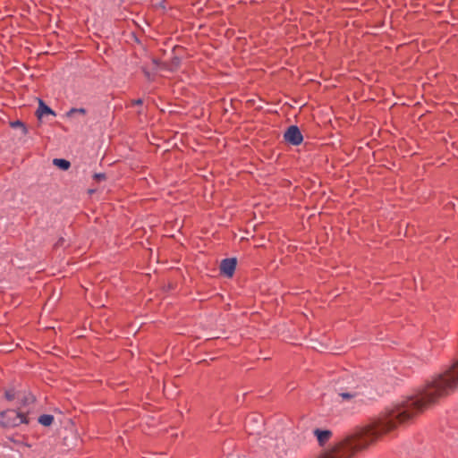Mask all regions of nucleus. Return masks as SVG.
Instances as JSON below:
<instances>
[{
  "instance_id": "obj_1",
  "label": "nucleus",
  "mask_w": 458,
  "mask_h": 458,
  "mask_svg": "<svg viewBox=\"0 0 458 458\" xmlns=\"http://www.w3.org/2000/svg\"><path fill=\"white\" fill-rule=\"evenodd\" d=\"M458 387V360L445 371L428 381L420 392L387 409L377 420L335 444L318 458H352L382 435L412 420L427 407Z\"/></svg>"
},
{
  "instance_id": "obj_12",
  "label": "nucleus",
  "mask_w": 458,
  "mask_h": 458,
  "mask_svg": "<svg viewBox=\"0 0 458 458\" xmlns=\"http://www.w3.org/2000/svg\"><path fill=\"white\" fill-rule=\"evenodd\" d=\"M17 392L14 389H8L4 392V396L8 401H13L16 398Z\"/></svg>"
},
{
  "instance_id": "obj_9",
  "label": "nucleus",
  "mask_w": 458,
  "mask_h": 458,
  "mask_svg": "<svg viewBox=\"0 0 458 458\" xmlns=\"http://www.w3.org/2000/svg\"><path fill=\"white\" fill-rule=\"evenodd\" d=\"M53 164L62 170H67L71 166V164L68 160L63 158H55L53 160Z\"/></svg>"
},
{
  "instance_id": "obj_8",
  "label": "nucleus",
  "mask_w": 458,
  "mask_h": 458,
  "mask_svg": "<svg viewBox=\"0 0 458 458\" xmlns=\"http://www.w3.org/2000/svg\"><path fill=\"white\" fill-rule=\"evenodd\" d=\"M87 114V110L83 107L81 108H71L68 112L65 113V116L71 120L75 119L77 114L85 115Z\"/></svg>"
},
{
  "instance_id": "obj_11",
  "label": "nucleus",
  "mask_w": 458,
  "mask_h": 458,
  "mask_svg": "<svg viewBox=\"0 0 458 458\" xmlns=\"http://www.w3.org/2000/svg\"><path fill=\"white\" fill-rule=\"evenodd\" d=\"M250 422L258 423V428H260L262 426V418L257 414L250 415L246 419V426H248Z\"/></svg>"
},
{
  "instance_id": "obj_5",
  "label": "nucleus",
  "mask_w": 458,
  "mask_h": 458,
  "mask_svg": "<svg viewBox=\"0 0 458 458\" xmlns=\"http://www.w3.org/2000/svg\"><path fill=\"white\" fill-rule=\"evenodd\" d=\"M313 434L321 446L326 445L332 437V431L328 429L316 428L313 430Z\"/></svg>"
},
{
  "instance_id": "obj_6",
  "label": "nucleus",
  "mask_w": 458,
  "mask_h": 458,
  "mask_svg": "<svg viewBox=\"0 0 458 458\" xmlns=\"http://www.w3.org/2000/svg\"><path fill=\"white\" fill-rule=\"evenodd\" d=\"M274 452L277 458H283L288 454V449L283 439L276 440Z\"/></svg>"
},
{
  "instance_id": "obj_4",
  "label": "nucleus",
  "mask_w": 458,
  "mask_h": 458,
  "mask_svg": "<svg viewBox=\"0 0 458 458\" xmlns=\"http://www.w3.org/2000/svg\"><path fill=\"white\" fill-rule=\"evenodd\" d=\"M236 264V259L234 258L223 259L220 265L221 273L227 277H232L234 273Z\"/></svg>"
},
{
  "instance_id": "obj_7",
  "label": "nucleus",
  "mask_w": 458,
  "mask_h": 458,
  "mask_svg": "<svg viewBox=\"0 0 458 458\" xmlns=\"http://www.w3.org/2000/svg\"><path fill=\"white\" fill-rule=\"evenodd\" d=\"M45 114L55 115V113L47 106L42 100H39L38 108L37 110V115L38 119H41Z\"/></svg>"
},
{
  "instance_id": "obj_15",
  "label": "nucleus",
  "mask_w": 458,
  "mask_h": 458,
  "mask_svg": "<svg viewBox=\"0 0 458 458\" xmlns=\"http://www.w3.org/2000/svg\"><path fill=\"white\" fill-rule=\"evenodd\" d=\"M341 396L344 398V399H350V398H352L355 396V394H350V393H342L341 394Z\"/></svg>"
},
{
  "instance_id": "obj_16",
  "label": "nucleus",
  "mask_w": 458,
  "mask_h": 458,
  "mask_svg": "<svg viewBox=\"0 0 458 458\" xmlns=\"http://www.w3.org/2000/svg\"><path fill=\"white\" fill-rule=\"evenodd\" d=\"M142 103H143V100L141 98H138V99H135L132 101V105H137V106L142 105Z\"/></svg>"
},
{
  "instance_id": "obj_3",
  "label": "nucleus",
  "mask_w": 458,
  "mask_h": 458,
  "mask_svg": "<svg viewBox=\"0 0 458 458\" xmlns=\"http://www.w3.org/2000/svg\"><path fill=\"white\" fill-rule=\"evenodd\" d=\"M284 138L286 142L293 146L300 145L303 140L302 134L296 125H291L284 132Z\"/></svg>"
},
{
  "instance_id": "obj_2",
  "label": "nucleus",
  "mask_w": 458,
  "mask_h": 458,
  "mask_svg": "<svg viewBox=\"0 0 458 458\" xmlns=\"http://www.w3.org/2000/svg\"><path fill=\"white\" fill-rule=\"evenodd\" d=\"M3 424L5 427H17L21 424H28L29 420L26 414L18 410H6L1 413Z\"/></svg>"
},
{
  "instance_id": "obj_10",
  "label": "nucleus",
  "mask_w": 458,
  "mask_h": 458,
  "mask_svg": "<svg viewBox=\"0 0 458 458\" xmlns=\"http://www.w3.org/2000/svg\"><path fill=\"white\" fill-rule=\"evenodd\" d=\"M54 421V416L50 414H43L38 418V422L46 427L50 426Z\"/></svg>"
},
{
  "instance_id": "obj_13",
  "label": "nucleus",
  "mask_w": 458,
  "mask_h": 458,
  "mask_svg": "<svg viewBox=\"0 0 458 458\" xmlns=\"http://www.w3.org/2000/svg\"><path fill=\"white\" fill-rule=\"evenodd\" d=\"M11 126L13 128H21L23 133L24 134L27 133V128H26L25 124L22 122L19 121V120L11 123Z\"/></svg>"
},
{
  "instance_id": "obj_14",
  "label": "nucleus",
  "mask_w": 458,
  "mask_h": 458,
  "mask_svg": "<svg viewBox=\"0 0 458 458\" xmlns=\"http://www.w3.org/2000/svg\"><path fill=\"white\" fill-rule=\"evenodd\" d=\"M94 178L97 180V181H101V180H105L106 179V174H94Z\"/></svg>"
}]
</instances>
